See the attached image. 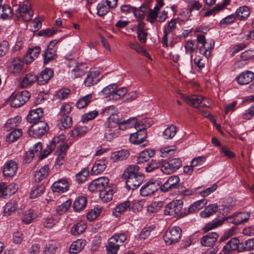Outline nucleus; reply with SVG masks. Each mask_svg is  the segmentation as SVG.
<instances>
[{
  "label": "nucleus",
  "mask_w": 254,
  "mask_h": 254,
  "mask_svg": "<svg viewBox=\"0 0 254 254\" xmlns=\"http://www.w3.org/2000/svg\"><path fill=\"white\" fill-rule=\"evenodd\" d=\"M139 167L136 165L127 167L124 171L122 178L126 181V188L128 190H134L140 186L144 176L139 173Z\"/></svg>",
  "instance_id": "nucleus-1"
},
{
  "label": "nucleus",
  "mask_w": 254,
  "mask_h": 254,
  "mask_svg": "<svg viewBox=\"0 0 254 254\" xmlns=\"http://www.w3.org/2000/svg\"><path fill=\"white\" fill-rule=\"evenodd\" d=\"M250 217V213L247 212H240L236 214L233 216H229L226 219H215L211 222L207 224L203 228V230L205 232L210 231L214 228L221 226L226 220L229 223H232L235 225H238L247 222Z\"/></svg>",
  "instance_id": "nucleus-2"
},
{
  "label": "nucleus",
  "mask_w": 254,
  "mask_h": 254,
  "mask_svg": "<svg viewBox=\"0 0 254 254\" xmlns=\"http://www.w3.org/2000/svg\"><path fill=\"white\" fill-rule=\"evenodd\" d=\"M64 137L63 135L55 137L53 138L49 144L47 145V149L43 152L42 145L41 142L37 143L34 145L33 148L30 150L36 156L39 157L40 160L46 158L51 152L55 148L56 144L59 142L60 140H64Z\"/></svg>",
  "instance_id": "nucleus-3"
},
{
  "label": "nucleus",
  "mask_w": 254,
  "mask_h": 254,
  "mask_svg": "<svg viewBox=\"0 0 254 254\" xmlns=\"http://www.w3.org/2000/svg\"><path fill=\"white\" fill-rule=\"evenodd\" d=\"M16 17L21 18L24 21H29L32 18L33 11L28 0H24L22 3L19 4L17 9L16 10Z\"/></svg>",
  "instance_id": "nucleus-4"
},
{
  "label": "nucleus",
  "mask_w": 254,
  "mask_h": 254,
  "mask_svg": "<svg viewBox=\"0 0 254 254\" xmlns=\"http://www.w3.org/2000/svg\"><path fill=\"white\" fill-rule=\"evenodd\" d=\"M182 230L179 227H173L166 231L164 240L167 245H171L179 242Z\"/></svg>",
  "instance_id": "nucleus-5"
},
{
  "label": "nucleus",
  "mask_w": 254,
  "mask_h": 254,
  "mask_svg": "<svg viewBox=\"0 0 254 254\" xmlns=\"http://www.w3.org/2000/svg\"><path fill=\"white\" fill-rule=\"evenodd\" d=\"M49 127L46 122L42 121L33 124L29 130V135L34 137H39L44 135L48 130Z\"/></svg>",
  "instance_id": "nucleus-6"
},
{
  "label": "nucleus",
  "mask_w": 254,
  "mask_h": 254,
  "mask_svg": "<svg viewBox=\"0 0 254 254\" xmlns=\"http://www.w3.org/2000/svg\"><path fill=\"white\" fill-rule=\"evenodd\" d=\"M183 203L181 200L173 201L168 204L164 209V213L166 215L180 216L183 213Z\"/></svg>",
  "instance_id": "nucleus-7"
},
{
  "label": "nucleus",
  "mask_w": 254,
  "mask_h": 254,
  "mask_svg": "<svg viewBox=\"0 0 254 254\" xmlns=\"http://www.w3.org/2000/svg\"><path fill=\"white\" fill-rule=\"evenodd\" d=\"M30 96L29 92L26 90L18 92L11 97L10 105L14 108H18L28 101Z\"/></svg>",
  "instance_id": "nucleus-8"
},
{
  "label": "nucleus",
  "mask_w": 254,
  "mask_h": 254,
  "mask_svg": "<svg viewBox=\"0 0 254 254\" xmlns=\"http://www.w3.org/2000/svg\"><path fill=\"white\" fill-rule=\"evenodd\" d=\"M109 185V179L106 177H101L93 181L88 186L90 191H100L103 190Z\"/></svg>",
  "instance_id": "nucleus-9"
},
{
  "label": "nucleus",
  "mask_w": 254,
  "mask_h": 254,
  "mask_svg": "<svg viewBox=\"0 0 254 254\" xmlns=\"http://www.w3.org/2000/svg\"><path fill=\"white\" fill-rule=\"evenodd\" d=\"M180 181V178L178 176H171L160 187V190L162 192H166L169 190L178 189Z\"/></svg>",
  "instance_id": "nucleus-10"
},
{
  "label": "nucleus",
  "mask_w": 254,
  "mask_h": 254,
  "mask_svg": "<svg viewBox=\"0 0 254 254\" xmlns=\"http://www.w3.org/2000/svg\"><path fill=\"white\" fill-rule=\"evenodd\" d=\"M146 126L138 127L137 131L132 133L129 137V140L131 143L133 144H141L145 140L147 137V132L146 130Z\"/></svg>",
  "instance_id": "nucleus-11"
},
{
  "label": "nucleus",
  "mask_w": 254,
  "mask_h": 254,
  "mask_svg": "<svg viewBox=\"0 0 254 254\" xmlns=\"http://www.w3.org/2000/svg\"><path fill=\"white\" fill-rule=\"evenodd\" d=\"M184 99L188 104L191 105L194 108L208 107L205 103V99L200 96L195 95L187 96L184 97Z\"/></svg>",
  "instance_id": "nucleus-12"
},
{
  "label": "nucleus",
  "mask_w": 254,
  "mask_h": 254,
  "mask_svg": "<svg viewBox=\"0 0 254 254\" xmlns=\"http://www.w3.org/2000/svg\"><path fill=\"white\" fill-rule=\"evenodd\" d=\"M17 170V164L12 160L5 162L3 166V174L4 177H12L15 174Z\"/></svg>",
  "instance_id": "nucleus-13"
},
{
  "label": "nucleus",
  "mask_w": 254,
  "mask_h": 254,
  "mask_svg": "<svg viewBox=\"0 0 254 254\" xmlns=\"http://www.w3.org/2000/svg\"><path fill=\"white\" fill-rule=\"evenodd\" d=\"M158 188V184L152 181L144 184L140 190V194L142 196H147L153 194Z\"/></svg>",
  "instance_id": "nucleus-14"
},
{
  "label": "nucleus",
  "mask_w": 254,
  "mask_h": 254,
  "mask_svg": "<svg viewBox=\"0 0 254 254\" xmlns=\"http://www.w3.org/2000/svg\"><path fill=\"white\" fill-rule=\"evenodd\" d=\"M219 235L216 232H210L203 236L200 240L201 244L205 247H211L217 241Z\"/></svg>",
  "instance_id": "nucleus-15"
},
{
  "label": "nucleus",
  "mask_w": 254,
  "mask_h": 254,
  "mask_svg": "<svg viewBox=\"0 0 254 254\" xmlns=\"http://www.w3.org/2000/svg\"><path fill=\"white\" fill-rule=\"evenodd\" d=\"M177 21L176 19H172L168 23L167 27L164 28V35L162 37V43L163 46H168V36L171 32H172L176 29Z\"/></svg>",
  "instance_id": "nucleus-16"
},
{
  "label": "nucleus",
  "mask_w": 254,
  "mask_h": 254,
  "mask_svg": "<svg viewBox=\"0 0 254 254\" xmlns=\"http://www.w3.org/2000/svg\"><path fill=\"white\" fill-rule=\"evenodd\" d=\"M68 183L65 179L58 180L53 183L52 190L54 192L63 193L68 190Z\"/></svg>",
  "instance_id": "nucleus-17"
},
{
  "label": "nucleus",
  "mask_w": 254,
  "mask_h": 254,
  "mask_svg": "<svg viewBox=\"0 0 254 254\" xmlns=\"http://www.w3.org/2000/svg\"><path fill=\"white\" fill-rule=\"evenodd\" d=\"M240 242L236 238L231 239L223 248V252L225 254H228L233 251L237 250L239 252L240 248Z\"/></svg>",
  "instance_id": "nucleus-18"
},
{
  "label": "nucleus",
  "mask_w": 254,
  "mask_h": 254,
  "mask_svg": "<svg viewBox=\"0 0 254 254\" xmlns=\"http://www.w3.org/2000/svg\"><path fill=\"white\" fill-rule=\"evenodd\" d=\"M43 115V109L38 108L31 110L27 117V121L30 123L34 124L40 122V119L42 118Z\"/></svg>",
  "instance_id": "nucleus-19"
},
{
  "label": "nucleus",
  "mask_w": 254,
  "mask_h": 254,
  "mask_svg": "<svg viewBox=\"0 0 254 254\" xmlns=\"http://www.w3.org/2000/svg\"><path fill=\"white\" fill-rule=\"evenodd\" d=\"M53 71L50 68H46L42 71L37 78V82L40 85H43L48 82L53 75Z\"/></svg>",
  "instance_id": "nucleus-20"
},
{
  "label": "nucleus",
  "mask_w": 254,
  "mask_h": 254,
  "mask_svg": "<svg viewBox=\"0 0 254 254\" xmlns=\"http://www.w3.org/2000/svg\"><path fill=\"white\" fill-rule=\"evenodd\" d=\"M254 79V73L247 70L241 73L237 77L238 82L241 85L247 84Z\"/></svg>",
  "instance_id": "nucleus-21"
},
{
  "label": "nucleus",
  "mask_w": 254,
  "mask_h": 254,
  "mask_svg": "<svg viewBox=\"0 0 254 254\" xmlns=\"http://www.w3.org/2000/svg\"><path fill=\"white\" fill-rule=\"evenodd\" d=\"M16 190V189L14 188L12 185L7 186L4 183L0 184V197H7L14 194Z\"/></svg>",
  "instance_id": "nucleus-22"
},
{
  "label": "nucleus",
  "mask_w": 254,
  "mask_h": 254,
  "mask_svg": "<svg viewBox=\"0 0 254 254\" xmlns=\"http://www.w3.org/2000/svg\"><path fill=\"white\" fill-rule=\"evenodd\" d=\"M61 140H60L59 142L58 143L59 144V146H60L61 147L57 151L58 157L56 160V165L58 166H60L64 162V156L65 152L66 149L68 147L67 144H64L62 146H61Z\"/></svg>",
  "instance_id": "nucleus-23"
},
{
  "label": "nucleus",
  "mask_w": 254,
  "mask_h": 254,
  "mask_svg": "<svg viewBox=\"0 0 254 254\" xmlns=\"http://www.w3.org/2000/svg\"><path fill=\"white\" fill-rule=\"evenodd\" d=\"M137 38L141 43H146L148 33L145 29V24L139 22L137 26Z\"/></svg>",
  "instance_id": "nucleus-24"
},
{
  "label": "nucleus",
  "mask_w": 254,
  "mask_h": 254,
  "mask_svg": "<svg viewBox=\"0 0 254 254\" xmlns=\"http://www.w3.org/2000/svg\"><path fill=\"white\" fill-rule=\"evenodd\" d=\"M36 81H37L36 75L33 73L27 74L20 82V86L21 88H27L31 86Z\"/></svg>",
  "instance_id": "nucleus-25"
},
{
  "label": "nucleus",
  "mask_w": 254,
  "mask_h": 254,
  "mask_svg": "<svg viewBox=\"0 0 254 254\" xmlns=\"http://www.w3.org/2000/svg\"><path fill=\"white\" fill-rule=\"evenodd\" d=\"M107 166V162L105 159L96 161L94 164L91 173L93 175H98L103 172Z\"/></svg>",
  "instance_id": "nucleus-26"
},
{
  "label": "nucleus",
  "mask_w": 254,
  "mask_h": 254,
  "mask_svg": "<svg viewBox=\"0 0 254 254\" xmlns=\"http://www.w3.org/2000/svg\"><path fill=\"white\" fill-rule=\"evenodd\" d=\"M155 155V151L152 149H146L140 152L137 158L138 164L143 163L147 162L149 159Z\"/></svg>",
  "instance_id": "nucleus-27"
},
{
  "label": "nucleus",
  "mask_w": 254,
  "mask_h": 254,
  "mask_svg": "<svg viewBox=\"0 0 254 254\" xmlns=\"http://www.w3.org/2000/svg\"><path fill=\"white\" fill-rule=\"evenodd\" d=\"M129 153L127 150H121L112 153L111 159L116 162L126 160L129 156Z\"/></svg>",
  "instance_id": "nucleus-28"
},
{
  "label": "nucleus",
  "mask_w": 254,
  "mask_h": 254,
  "mask_svg": "<svg viewBox=\"0 0 254 254\" xmlns=\"http://www.w3.org/2000/svg\"><path fill=\"white\" fill-rule=\"evenodd\" d=\"M114 190L109 185L99 193V197L103 201L107 202L112 199Z\"/></svg>",
  "instance_id": "nucleus-29"
},
{
  "label": "nucleus",
  "mask_w": 254,
  "mask_h": 254,
  "mask_svg": "<svg viewBox=\"0 0 254 254\" xmlns=\"http://www.w3.org/2000/svg\"><path fill=\"white\" fill-rule=\"evenodd\" d=\"M41 51V48L39 46L29 49L25 57V61L27 63L32 62L36 58L38 57Z\"/></svg>",
  "instance_id": "nucleus-30"
},
{
  "label": "nucleus",
  "mask_w": 254,
  "mask_h": 254,
  "mask_svg": "<svg viewBox=\"0 0 254 254\" xmlns=\"http://www.w3.org/2000/svg\"><path fill=\"white\" fill-rule=\"evenodd\" d=\"M218 209L217 204L214 203L207 206L204 210L200 212V216L203 218H207L215 213Z\"/></svg>",
  "instance_id": "nucleus-31"
},
{
  "label": "nucleus",
  "mask_w": 254,
  "mask_h": 254,
  "mask_svg": "<svg viewBox=\"0 0 254 254\" xmlns=\"http://www.w3.org/2000/svg\"><path fill=\"white\" fill-rule=\"evenodd\" d=\"M120 117L118 115L116 114H112L108 119L107 121L105 123V125L106 127L111 128H120L119 127L120 123Z\"/></svg>",
  "instance_id": "nucleus-32"
},
{
  "label": "nucleus",
  "mask_w": 254,
  "mask_h": 254,
  "mask_svg": "<svg viewBox=\"0 0 254 254\" xmlns=\"http://www.w3.org/2000/svg\"><path fill=\"white\" fill-rule=\"evenodd\" d=\"M49 168L48 165L42 166L34 174V179L36 182H40L47 177L49 175Z\"/></svg>",
  "instance_id": "nucleus-33"
},
{
  "label": "nucleus",
  "mask_w": 254,
  "mask_h": 254,
  "mask_svg": "<svg viewBox=\"0 0 254 254\" xmlns=\"http://www.w3.org/2000/svg\"><path fill=\"white\" fill-rule=\"evenodd\" d=\"M86 242L81 239L74 241L70 246L69 252L70 254H76L79 253L85 247Z\"/></svg>",
  "instance_id": "nucleus-34"
},
{
  "label": "nucleus",
  "mask_w": 254,
  "mask_h": 254,
  "mask_svg": "<svg viewBox=\"0 0 254 254\" xmlns=\"http://www.w3.org/2000/svg\"><path fill=\"white\" fill-rule=\"evenodd\" d=\"M21 121V118L19 116L8 119L3 126L4 129L9 131L16 129L15 127L19 125Z\"/></svg>",
  "instance_id": "nucleus-35"
},
{
  "label": "nucleus",
  "mask_w": 254,
  "mask_h": 254,
  "mask_svg": "<svg viewBox=\"0 0 254 254\" xmlns=\"http://www.w3.org/2000/svg\"><path fill=\"white\" fill-rule=\"evenodd\" d=\"M130 202L127 200L117 205L113 210V214L116 217H119L120 214L125 212L130 205Z\"/></svg>",
  "instance_id": "nucleus-36"
},
{
  "label": "nucleus",
  "mask_w": 254,
  "mask_h": 254,
  "mask_svg": "<svg viewBox=\"0 0 254 254\" xmlns=\"http://www.w3.org/2000/svg\"><path fill=\"white\" fill-rule=\"evenodd\" d=\"M207 203L206 199H202L194 202L188 208V212L185 213V214L195 213L197 212L199 209L203 208Z\"/></svg>",
  "instance_id": "nucleus-37"
},
{
  "label": "nucleus",
  "mask_w": 254,
  "mask_h": 254,
  "mask_svg": "<svg viewBox=\"0 0 254 254\" xmlns=\"http://www.w3.org/2000/svg\"><path fill=\"white\" fill-rule=\"evenodd\" d=\"M139 126L140 124L139 123H137L136 119L135 118H132L122 121L120 123L119 127L121 129L124 130L126 128L134 127L136 129H137Z\"/></svg>",
  "instance_id": "nucleus-38"
},
{
  "label": "nucleus",
  "mask_w": 254,
  "mask_h": 254,
  "mask_svg": "<svg viewBox=\"0 0 254 254\" xmlns=\"http://www.w3.org/2000/svg\"><path fill=\"white\" fill-rule=\"evenodd\" d=\"M250 14V9L247 6L240 7L237 9L235 13L237 18L240 20H245L247 19Z\"/></svg>",
  "instance_id": "nucleus-39"
},
{
  "label": "nucleus",
  "mask_w": 254,
  "mask_h": 254,
  "mask_svg": "<svg viewBox=\"0 0 254 254\" xmlns=\"http://www.w3.org/2000/svg\"><path fill=\"white\" fill-rule=\"evenodd\" d=\"M87 199L85 196H79L73 202V209L75 211H80L85 207Z\"/></svg>",
  "instance_id": "nucleus-40"
},
{
  "label": "nucleus",
  "mask_w": 254,
  "mask_h": 254,
  "mask_svg": "<svg viewBox=\"0 0 254 254\" xmlns=\"http://www.w3.org/2000/svg\"><path fill=\"white\" fill-rule=\"evenodd\" d=\"M105 138L108 141H111L114 138L118 137L120 134L119 128H111L106 127Z\"/></svg>",
  "instance_id": "nucleus-41"
},
{
  "label": "nucleus",
  "mask_w": 254,
  "mask_h": 254,
  "mask_svg": "<svg viewBox=\"0 0 254 254\" xmlns=\"http://www.w3.org/2000/svg\"><path fill=\"white\" fill-rule=\"evenodd\" d=\"M254 249V239H250L240 244L239 252L250 251Z\"/></svg>",
  "instance_id": "nucleus-42"
},
{
  "label": "nucleus",
  "mask_w": 254,
  "mask_h": 254,
  "mask_svg": "<svg viewBox=\"0 0 254 254\" xmlns=\"http://www.w3.org/2000/svg\"><path fill=\"white\" fill-rule=\"evenodd\" d=\"M36 217V214L32 209H29L25 211L22 218L23 223L28 225Z\"/></svg>",
  "instance_id": "nucleus-43"
},
{
  "label": "nucleus",
  "mask_w": 254,
  "mask_h": 254,
  "mask_svg": "<svg viewBox=\"0 0 254 254\" xmlns=\"http://www.w3.org/2000/svg\"><path fill=\"white\" fill-rule=\"evenodd\" d=\"M110 8L111 7L105 1H102L97 5V14L100 17L103 16L109 12Z\"/></svg>",
  "instance_id": "nucleus-44"
},
{
  "label": "nucleus",
  "mask_w": 254,
  "mask_h": 254,
  "mask_svg": "<svg viewBox=\"0 0 254 254\" xmlns=\"http://www.w3.org/2000/svg\"><path fill=\"white\" fill-rule=\"evenodd\" d=\"M92 95L88 94L80 98L76 103V106L78 109H83L86 107L92 101Z\"/></svg>",
  "instance_id": "nucleus-45"
},
{
  "label": "nucleus",
  "mask_w": 254,
  "mask_h": 254,
  "mask_svg": "<svg viewBox=\"0 0 254 254\" xmlns=\"http://www.w3.org/2000/svg\"><path fill=\"white\" fill-rule=\"evenodd\" d=\"M23 63L19 59H14L12 62L10 70L14 74L19 73L23 68Z\"/></svg>",
  "instance_id": "nucleus-46"
},
{
  "label": "nucleus",
  "mask_w": 254,
  "mask_h": 254,
  "mask_svg": "<svg viewBox=\"0 0 254 254\" xmlns=\"http://www.w3.org/2000/svg\"><path fill=\"white\" fill-rule=\"evenodd\" d=\"M129 46L131 49L135 50L137 53L151 60L149 54L138 43H130Z\"/></svg>",
  "instance_id": "nucleus-47"
},
{
  "label": "nucleus",
  "mask_w": 254,
  "mask_h": 254,
  "mask_svg": "<svg viewBox=\"0 0 254 254\" xmlns=\"http://www.w3.org/2000/svg\"><path fill=\"white\" fill-rule=\"evenodd\" d=\"M117 88L118 86L116 84H112L105 87L101 92L106 97H109L110 99L113 100V93Z\"/></svg>",
  "instance_id": "nucleus-48"
},
{
  "label": "nucleus",
  "mask_w": 254,
  "mask_h": 254,
  "mask_svg": "<svg viewBox=\"0 0 254 254\" xmlns=\"http://www.w3.org/2000/svg\"><path fill=\"white\" fill-rule=\"evenodd\" d=\"M12 16V10L8 5H3L0 6V17L3 19H8Z\"/></svg>",
  "instance_id": "nucleus-49"
},
{
  "label": "nucleus",
  "mask_w": 254,
  "mask_h": 254,
  "mask_svg": "<svg viewBox=\"0 0 254 254\" xmlns=\"http://www.w3.org/2000/svg\"><path fill=\"white\" fill-rule=\"evenodd\" d=\"M61 123L59 124V128L62 130L68 128L72 125V119L69 116L60 117Z\"/></svg>",
  "instance_id": "nucleus-50"
},
{
  "label": "nucleus",
  "mask_w": 254,
  "mask_h": 254,
  "mask_svg": "<svg viewBox=\"0 0 254 254\" xmlns=\"http://www.w3.org/2000/svg\"><path fill=\"white\" fill-rule=\"evenodd\" d=\"M22 134L20 129H14L6 136V141L9 142H13L19 138Z\"/></svg>",
  "instance_id": "nucleus-51"
},
{
  "label": "nucleus",
  "mask_w": 254,
  "mask_h": 254,
  "mask_svg": "<svg viewBox=\"0 0 254 254\" xmlns=\"http://www.w3.org/2000/svg\"><path fill=\"white\" fill-rule=\"evenodd\" d=\"M161 165V163L159 160L152 159L146 164L145 170L147 172H151L158 169Z\"/></svg>",
  "instance_id": "nucleus-52"
},
{
  "label": "nucleus",
  "mask_w": 254,
  "mask_h": 254,
  "mask_svg": "<svg viewBox=\"0 0 254 254\" xmlns=\"http://www.w3.org/2000/svg\"><path fill=\"white\" fill-rule=\"evenodd\" d=\"M98 80L95 72L91 71L87 75L84 80V84L86 86L89 87L96 83Z\"/></svg>",
  "instance_id": "nucleus-53"
},
{
  "label": "nucleus",
  "mask_w": 254,
  "mask_h": 254,
  "mask_svg": "<svg viewBox=\"0 0 254 254\" xmlns=\"http://www.w3.org/2000/svg\"><path fill=\"white\" fill-rule=\"evenodd\" d=\"M43 56L44 59V63L47 64L55 59V57H56V49H50L47 48L44 52V54L43 55Z\"/></svg>",
  "instance_id": "nucleus-54"
},
{
  "label": "nucleus",
  "mask_w": 254,
  "mask_h": 254,
  "mask_svg": "<svg viewBox=\"0 0 254 254\" xmlns=\"http://www.w3.org/2000/svg\"><path fill=\"white\" fill-rule=\"evenodd\" d=\"M45 187L44 185H38L31 190L30 192V197L35 198L41 195L45 191Z\"/></svg>",
  "instance_id": "nucleus-55"
},
{
  "label": "nucleus",
  "mask_w": 254,
  "mask_h": 254,
  "mask_svg": "<svg viewBox=\"0 0 254 254\" xmlns=\"http://www.w3.org/2000/svg\"><path fill=\"white\" fill-rule=\"evenodd\" d=\"M17 207V202L15 200L8 202L4 206L3 213L4 215H10Z\"/></svg>",
  "instance_id": "nucleus-56"
},
{
  "label": "nucleus",
  "mask_w": 254,
  "mask_h": 254,
  "mask_svg": "<svg viewBox=\"0 0 254 254\" xmlns=\"http://www.w3.org/2000/svg\"><path fill=\"white\" fill-rule=\"evenodd\" d=\"M214 46V42H211L209 45L207 46L205 45H202L199 47V52L201 54L203 55L206 58H208L211 54V49H213Z\"/></svg>",
  "instance_id": "nucleus-57"
},
{
  "label": "nucleus",
  "mask_w": 254,
  "mask_h": 254,
  "mask_svg": "<svg viewBox=\"0 0 254 254\" xmlns=\"http://www.w3.org/2000/svg\"><path fill=\"white\" fill-rule=\"evenodd\" d=\"M177 132V127L174 125L169 126L163 132V135L166 139L173 138Z\"/></svg>",
  "instance_id": "nucleus-58"
},
{
  "label": "nucleus",
  "mask_w": 254,
  "mask_h": 254,
  "mask_svg": "<svg viewBox=\"0 0 254 254\" xmlns=\"http://www.w3.org/2000/svg\"><path fill=\"white\" fill-rule=\"evenodd\" d=\"M84 66L82 64L76 65L71 71V75L73 78H78L84 74Z\"/></svg>",
  "instance_id": "nucleus-59"
},
{
  "label": "nucleus",
  "mask_w": 254,
  "mask_h": 254,
  "mask_svg": "<svg viewBox=\"0 0 254 254\" xmlns=\"http://www.w3.org/2000/svg\"><path fill=\"white\" fill-rule=\"evenodd\" d=\"M87 131L85 126L78 127L71 131V136L72 137H79L83 135Z\"/></svg>",
  "instance_id": "nucleus-60"
},
{
  "label": "nucleus",
  "mask_w": 254,
  "mask_h": 254,
  "mask_svg": "<svg viewBox=\"0 0 254 254\" xmlns=\"http://www.w3.org/2000/svg\"><path fill=\"white\" fill-rule=\"evenodd\" d=\"M110 239L120 247L127 240V237L124 233H120L115 234Z\"/></svg>",
  "instance_id": "nucleus-61"
},
{
  "label": "nucleus",
  "mask_w": 254,
  "mask_h": 254,
  "mask_svg": "<svg viewBox=\"0 0 254 254\" xmlns=\"http://www.w3.org/2000/svg\"><path fill=\"white\" fill-rule=\"evenodd\" d=\"M71 204V201L68 200L59 205L56 209L57 213L60 215L63 214L70 207Z\"/></svg>",
  "instance_id": "nucleus-62"
},
{
  "label": "nucleus",
  "mask_w": 254,
  "mask_h": 254,
  "mask_svg": "<svg viewBox=\"0 0 254 254\" xmlns=\"http://www.w3.org/2000/svg\"><path fill=\"white\" fill-rule=\"evenodd\" d=\"M86 228V225L82 223H78L73 226L71 233L74 235H77L82 233Z\"/></svg>",
  "instance_id": "nucleus-63"
},
{
  "label": "nucleus",
  "mask_w": 254,
  "mask_h": 254,
  "mask_svg": "<svg viewBox=\"0 0 254 254\" xmlns=\"http://www.w3.org/2000/svg\"><path fill=\"white\" fill-rule=\"evenodd\" d=\"M119 247L118 244H116L110 239L108 245L107 246L108 254H117Z\"/></svg>",
  "instance_id": "nucleus-64"
}]
</instances>
